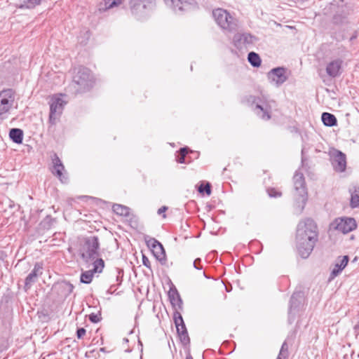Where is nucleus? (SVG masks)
Returning a JSON list of instances; mask_svg holds the SVG:
<instances>
[{"mask_svg": "<svg viewBox=\"0 0 359 359\" xmlns=\"http://www.w3.org/2000/svg\"><path fill=\"white\" fill-rule=\"evenodd\" d=\"M318 237V226L313 219L307 218L299 222L296 232V243L298 252L302 258L306 259L310 255Z\"/></svg>", "mask_w": 359, "mask_h": 359, "instance_id": "1", "label": "nucleus"}, {"mask_svg": "<svg viewBox=\"0 0 359 359\" xmlns=\"http://www.w3.org/2000/svg\"><path fill=\"white\" fill-rule=\"evenodd\" d=\"M295 205L302 211L307 201V190L303 173L297 171L293 177Z\"/></svg>", "mask_w": 359, "mask_h": 359, "instance_id": "2", "label": "nucleus"}, {"mask_svg": "<svg viewBox=\"0 0 359 359\" xmlns=\"http://www.w3.org/2000/svg\"><path fill=\"white\" fill-rule=\"evenodd\" d=\"M93 83V76L87 68H79L73 77V84L77 93H81L90 90Z\"/></svg>", "mask_w": 359, "mask_h": 359, "instance_id": "3", "label": "nucleus"}, {"mask_svg": "<svg viewBox=\"0 0 359 359\" xmlns=\"http://www.w3.org/2000/svg\"><path fill=\"white\" fill-rule=\"evenodd\" d=\"M212 15L217 24L224 30L229 32L236 28V20L229 13L222 8H217L212 11Z\"/></svg>", "mask_w": 359, "mask_h": 359, "instance_id": "4", "label": "nucleus"}, {"mask_svg": "<svg viewBox=\"0 0 359 359\" xmlns=\"http://www.w3.org/2000/svg\"><path fill=\"white\" fill-rule=\"evenodd\" d=\"M100 243L97 236H90L85 239L81 248V257L86 261H93L100 256Z\"/></svg>", "mask_w": 359, "mask_h": 359, "instance_id": "5", "label": "nucleus"}, {"mask_svg": "<svg viewBox=\"0 0 359 359\" xmlns=\"http://www.w3.org/2000/svg\"><path fill=\"white\" fill-rule=\"evenodd\" d=\"M50 104L49 123L52 125L56 123V121L61 116L66 102L60 97H52Z\"/></svg>", "mask_w": 359, "mask_h": 359, "instance_id": "6", "label": "nucleus"}, {"mask_svg": "<svg viewBox=\"0 0 359 359\" xmlns=\"http://www.w3.org/2000/svg\"><path fill=\"white\" fill-rule=\"evenodd\" d=\"M15 94L13 90L6 89L0 92V119L8 113L13 105Z\"/></svg>", "mask_w": 359, "mask_h": 359, "instance_id": "7", "label": "nucleus"}, {"mask_svg": "<svg viewBox=\"0 0 359 359\" xmlns=\"http://www.w3.org/2000/svg\"><path fill=\"white\" fill-rule=\"evenodd\" d=\"M257 41V38L249 33H238L233 36L234 46L240 50L252 47Z\"/></svg>", "mask_w": 359, "mask_h": 359, "instance_id": "8", "label": "nucleus"}, {"mask_svg": "<svg viewBox=\"0 0 359 359\" xmlns=\"http://www.w3.org/2000/svg\"><path fill=\"white\" fill-rule=\"evenodd\" d=\"M333 224L334 225L335 229L343 233H348L357 227L355 219L351 217L336 219Z\"/></svg>", "mask_w": 359, "mask_h": 359, "instance_id": "9", "label": "nucleus"}, {"mask_svg": "<svg viewBox=\"0 0 359 359\" xmlns=\"http://www.w3.org/2000/svg\"><path fill=\"white\" fill-rule=\"evenodd\" d=\"M290 75V72L283 67L271 69V80L277 87L283 84L288 79Z\"/></svg>", "mask_w": 359, "mask_h": 359, "instance_id": "10", "label": "nucleus"}, {"mask_svg": "<svg viewBox=\"0 0 359 359\" xmlns=\"http://www.w3.org/2000/svg\"><path fill=\"white\" fill-rule=\"evenodd\" d=\"M43 264L41 262H36L32 271L28 274L25 280V289L29 290L32 285L37 281L39 276L43 274Z\"/></svg>", "mask_w": 359, "mask_h": 359, "instance_id": "11", "label": "nucleus"}, {"mask_svg": "<svg viewBox=\"0 0 359 359\" xmlns=\"http://www.w3.org/2000/svg\"><path fill=\"white\" fill-rule=\"evenodd\" d=\"M251 99H253L252 104H255V108L253 110L259 116L260 118L264 120H268L269 118V106L266 100H262L259 97H250Z\"/></svg>", "mask_w": 359, "mask_h": 359, "instance_id": "12", "label": "nucleus"}, {"mask_svg": "<svg viewBox=\"0 0 359 359\" xmlns=\"http://www.w3.org/2000/svg\"><path fill=\"white\" fill-rule=\"evenodd\" d=\"M164 1L175 11H188L196 6L195 0H164Z\"/></svg>", "mask_w": 359, "mask_h": 359, "instance_id": "13", "label": "nucleus"}, {"mask_svg": "<svg viewBox=\"0 0 359 359\" xmlns=\"http://www.w3.org/2000/svg\"><path fill=\"white\" fill-rule=\"evenodd\" d=\"M332 164L335 171L344 172L346 168V155L340 151L335 150L332 155Z\"/></svg>", "mask_w": 359, "mask_h": 359, "instance_id": "14", "label": "nucleus"}, {"mask_svg": "<svg viewBox=\"0 0 359 359\" xmlns=\"http://www.w3.org/2000/svg\"><path fill=\"white\" fill-rule=\"evenodd\" d=\"M73 290L74 285L66 280L58 282L53 286V290L62 298L67 297Z\"/></svg>", "mask_w": 359, "mask_h": 359, "instance_id": "15", "label": "nucleus"}, {"mask_svg": "<svg viewBox=\"0 0 359 359\" xmlns=\"http://www.w3.org/2000/svg\"><path fill=\"white\" fill-rule=\"evenodd\" d=\"M147 245L151 248L157 259L161 260L165 257V250L162 244L154 238L146 239Z\"/></svg>", "mask_w": 359, "mask_h": 359, "instance_id": "16", "label": "nucleus"}, {"mask_svg": "<svg viewBox=\"0 0 359 359\" xmlns=\"http://www.w3.org/2000/svg\"><path fill=\"white\" fill-rule=\"evenodd\" d=\"M343 60L336 59L330 62L326 67V72L330 77L335 78L340 74Z\"/></svg>", "mask_w": 359, "mask_h": 359, "instance_id": "17", "label": "nucleus"}, {"mask_svg": "<svg viewBox=\"0 0 359 359\" xmlns=\"http://www.w3.org/2000/svg\"><path fill=\"white\" fill-rule=\"evenodd\" d=\"M129 6L133 13L146 9L155 3V0H128Z\"/></svg>", "mask_w": 359, "mask_h": 359, "instance_id": "18", "label": "nucleus"}, {"mask_svg": "<svg viewBox=\"0 0 359 359\" xmlns=\"http://www.w3.org/2000/svg\"><path fill=\"white\" fill-rule=\"evenodd\" d=\"M52 161L53 163L52 173L57 176L61 182H64L65 181L63 180V178L65 177H63L62 171L65 170V167L62 163L61 162L57 155L55 154L53 155Z\"/></svg>", "mask_w": 359, "mask_h": 359, "instance_id": "19", "label": "nucleus"}, {"mask_svg": "<svg viewBox=\"0 0 359 359\" xmlns=\"http://www.w3.org/2000/svg\"><path fill=\"white\" fill-rule=\"evenodd\" d=\"M348 262V257L344 256L340 259L335 264L334 268L332 269L329 280H331L334 279L336 276H337L341 271L346 266Z\"/></svg>", "mask_w": 359, "mask_h": 359, "instance_id": "20", "label": "nucleus"}, {"mask_svg": "<svg viewBox=\"0 0 359 359\" xmlns=\"http://www.w3.org/2000/svg\"><path fill=\"white\" fill-rule=\"evenodd\" d=\"M351 194L350 206L352 208H359V186H353L349 189Z\"/></svg>", "mask_w": 359, "mask_h": 359, "instance_id": "21", "label": "nucleus"}, {"mask_svg": "<svg viewBox=\"0 0 359 359\" xmlns=\"http://www.w3.org/2000/svg\"><path fill=\"white\" fill-rule=\"evenodd\" d=\"M174 321L178 333L187 331L183 318L179 312H175L174 314Z\"/></svg>", "mask_w": 359, "mask_h": 359, "instance_id": "22", "label": "nucleus"}, {"mask_svg": "<svg viewBox=\"0 0 359 359\" xmlns=\"http://www.w3.org/2000/svg\"><path fill=\"white\" fill-rule=\"evenodd\" d=\"M10 138L17 144H20L23 140V132L19 128H12L9 132Z\"/></svg>", "mask_w": 359, "mask_h": 359, "instance_id": "23", "label": "nucleus"}, {"mask_svg": "<svg viewBox=\"0 0 359 359\" xmlns=\"http://www.w3.org/2000/svg\"><path fill=\"white\" fill-rule=\"evenodd\" d=\"M322 121L327 126H334L337 125V121L334 115L328 113L323 112L322 114Z\"/></svg>", "mask_w": 359, "mask_h": 359, "instance_id": "24", "label": "nucleus"}, {"mask_svg": "<svg viewBox=\"0 0 359 359\" xmlns=\"http://www.w3.org/2000/svg\"><path fill=\"white\" fill-rule=\"evenodd\" d=\"M168 297L170 300L171 304L173 306H180V304H182V299L180 298V296L177 291V290L175 289H170L168 292Z\"/></svg>", "mask_w": 359, "mask_h": 359, "instance_id": "25", "label": "nucleus"}, {"mask_svg": "<svg viewBox=\"0 0 359 359\" xmlns=\"http://www.w3.org/2000/svg\"><path fill=\"white\" fill-rule=\"evenodd\" d=\"M112 210L114 213L120 216H128L130 214L129 208L121 205V204H114L112 206Z\"/></svg>", "mask_w": 359, "mask_h": 359, "instance_id": "26", "label": "nucleus"}, {"mask_svg": "<svg viewBox=\"0 0 359 359\" xmlns=\"http://www.w3.org/2000/svg\"><path fill=\"white\" fill-rule=\"evenodd\" d=\"M248 60L254 67H259L261 65V58L259 55L255 52H250L248 53Z\"/></svg>", "mask_w": 359, "mask_h": 359, "instance_id": "27", "label": "nucleus"}, {"mask_svg": "<svg viewBox=\"0 0 359 359\" xmlns=\"http://www.w3.org/2000/svg\"><path fill=\"white\" fill-rule=\"evenodd\" d=\"M93 268L91 269L94 273H101L104 267V262L102 259L97 257L94 259Z\"/></svg>", "mask_w": 359, "mask_h": 359, "instance_id": "28", "label": "nucleus"}, {"mask_svg": "<svg viewBox=\"0 0 359 359\" xmlns=\"http://www.w3.org/2000/svg\"><path fill=\"white\" fill-rule=\"evenodd\" d=\"M42 0H22V3L20 6L21 8H34L36 6L39 5Z\"/></svg>", "mask_w": 359, "mask_h": 359, "instance_id": "29", "label": "nucleus"}, {"mask_svg": "<svg viewBox=\"0 0 359 359\" xmlns=\"http://www.w3.org/2000/svg\"><path fill=\"white\" fill-rule=\"evenodd\" d=\"M94 273H95L91 269L83 272L81 275V282L86 284L90 283Z\"/></svg>", "mask_w": 359, "mask_h": 359, "instance_id": "30", "label": "nucleus"}, {"mask_svg": "<svg viewBox=\"0 0 359 359\" xmlns=\"http://www.w3.org/2000/svg\"><path fill=\"white\" fill-rule=\"evenodd\" d=\"M288 356V346L286 341L282 344L280 353L277 359H287Z\"/></svg>", "mask_w": 359, "mask_h": 359, "instance_id": "31", "label": "nucleus"}, {"mask_svg": "<svg viewBox=\"0 0 359 359\" xmlns=\"http://www.w3.org/2000/svg\"><path fill=\"white\" fill-rule=\"evenodd\" d=\"M188 148L184 147L181 148L179 151L180 156L177 158V162L180 163H185V156L188 154Z\"/></svg>", "mask_w": 359, "mask_h": 359, "instance_id": "32", "label": "nucleus"}, {"mask_svg": "<svg viewBox=\"0 0 359 359\" xmlns=\"http://www.w3.org/2000/svg\"><path fill=\"white\" fill-rule=\"evenodd\" d=\"M180 339L183 345H187L190 343V339L188 334V332L185 331L184 332L178 333Z\"/></svg>", "mask_w": 359, "mask_h": 359, "instance_id": "33", "label": "nucleus"}, {"mask_svg": "<svg viewBox=\"0 0 359 359\" xmlns=\"http://www.w3.org/2000/svg\"><path fill=\"white\" fill-rule=\"evenodd\" d=\"M198 191L201 193L205 191L207 194V195H210V194H211L210 184L209 183H207L206 185L205 186L204 189L203 188V185H201L198 189Z\"/></svg>", "mask_w": 359, "mask_h": 359, "instance_id": "34", "label": "nucleus"}, {"mask_svg": "<svg viewBox=\"0 0 359 359\" xmlns=\"http://www.w3.org/2000/svg\"><path fill=\"white\" fill-rule=\"evenodd\" d=\"M271 198H278L282 196V192L279 191L278 189H276L275 188H271V194H270Z\"/></svg>", "mask_w": 359, "mask_h": 359, "instance_id": "35", "label": "nucleus"}, {"mask_svg": "<svg viewBox=\"0 0 359 359\" xmlns=\"http://www.w3.org/2000/svg\"><path fill=\"white\" fill-rule=\"evenodd\" d=\"M89 320L94 323H97L100 321L101 318L95 313H91L89 315Z\"/></svg>", "mask_w": 359, "mask_h": 359, "instance_id": "36", "label": "nucleus"}, {"mask_svg": "<svg viewBox=\"0 0 359 359\" xmlns=\"http://www.w3.org/2000/svg\"><path fill=\"white\" fill-rule=\"evenodd\" d=\"M103 1L100 4V10H106L109 9L108 7L109 4L112 1V0H102Z\"/></svg>", "mask_w": 359, "mask_h": 359, "instance_id": "37", "label": "nucleus"}, {"mask_svg": "<svg viewBox=\"0 0 359 359\" xmlns=\"http://www.w3.org/2000/svg\"><path fill=\"white\" fill-rule=\"evenodd\" d=\"M86 331L84 328H79L76 331V336L78 339H82L83 336L86 334Z\"/></svg>", "mask_w": 359, "mask_h": 359, "instance_id": "38", "label": "nucleus"}, {"mask_svg": "<svg viewBox=\"0 0 359 359\" xmlns=\"http://www.w3.org/2000/svg\"><path fill=\"white\" fill-rule=\"evenodd\" d=\"M201 259L200 258H197L194 260V267L196 269H202V266L200 265V263H201Z\"/></svg>", "mask_w": 359, "mask_h": 359, "instance_id": "39", "label": "nucleus"}, {"mask_svg": "<svg viewBox=\"0 0 359 359\" xmlns=\"http://www.w3.org/2000/svg\"><path fill=\"white\" fill-rule=\"evenodd\" d=\"M121 0H112V1L109 4V8H113L121 4Z\"/></svg>", "mask_w": 359, "mask_h": 359, "instance_id": "40", "label": "nucleus"}, {"mask_svg": "<svg viewBox=\"0 0 359 359\" xmlns=\"http://www.w3.org/2000/svg\"><path fill=\"white\" fill-rule=\"evenodd\" d=\"M142 262L145 266H147V268H150V262L149 259L146 257L144 255H143L142 257Z\"/></svg>", "mask_w": 359, "mask_h": 359, "instance_id": "41", "label": "nucleus"}, {"mask_svg": "<svg viewBox=\"0 0 359 359\" xmlns=\"http://www.w3.org/2000/svg\"><path fill=\"white\" fill-rule=\"evenodd\" d=\"M295 294H293L292 296L291 297V299H290V309H292V306H296L295 305Z\"/></svg>", "mask_w": 359, "mask_h": 359, "instance_id": "42", "label": "nucleus"}, {"mask_svg": "<svg viewBox=\"0 0 359 359\" xmlns=\"http://www.w3.org/2000/svg\"><path fill=\"white\" fill-rule=\"evenodd\" d=\"M168 208L166 206H162L158 210V214L161 215L164 213L167 210Z\"/></svg>", "mask_w": 359, "mask_h": 359, "instance_id": "43", "label": "nucleus"}, {"mask_svg": "<svg viewBox=\"0 0 359 359\" xmlns=\"http://www.w3.org/2000/svg\"><path fill=\"white\" fill-rule=\"evenodd\" d=\"M186 359H194L193 357L191 356V355L189 353L187 356H186Z\"/></svg>", "mask_w": 359, "mask_h": 359, "instance_id": "44", "label": "nucleus"}, {"mask_svg": "<svg viewBox=\"0 0 359 359\" xmlns=\"http://www.w3.org/2000/svg\"><path fill=\"white\" fill-rule=\"evenodd\" d=\"M123 341L126 342V343H128V339L127 338H124L123 339Z\"/></svg>", "mask_w": 359, "mask_h": 359, "instance_id": "45", "label": "nucleus"}, {"mask_svg": "<svg viewBox=\"0 0 359 359\" xmlns=\"http://www.w3.org/2000/svg\"><path fill=\"white\" fill-rule=\"evenodd\" d=\"M267 193L269 194V189H266Z\"/></svg>", "mask_w": 359, "mask_h": 359, "instance_id": "46", "label": "nucleus"}, {"mask_svg": "<svg viewBox=\"0 0 359 359\" xmlns=\"http://www.w3.org/2000/svg\"><path fill=\"white\" fill-rule=\"evenodd\" d=\"M166 215L165 214L163 215V217L165 218Z\"/></svg>", "mask_w": 359, "mask_h": 359, "instance_id": "47", "label": "nucleus"}]
</instances>
